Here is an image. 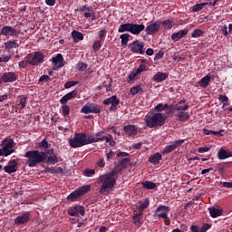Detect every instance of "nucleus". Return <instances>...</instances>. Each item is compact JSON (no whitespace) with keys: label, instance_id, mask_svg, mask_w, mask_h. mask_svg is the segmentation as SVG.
<instances>
[{"label":"nucleus","instance_id":"29","mask_svg":"<svg viewBox=\"0 0 232 232\" xmlns=\"http://www.w3.org/2000/svg\"><path fill=\"white\" fill-rule=\"evenodd\" d=\"M210 217L212 218H217V217H220L222 215V209L220 208H216L214 207L208 208Z\"/></svg>","mask_w":232,"mask_h":232},{"label":"nucleus","instance_id":"54","mask_svg":"<svg viewBox=\"0 0 232 232\" xmlns=\"http://www.w3.org/2000/svg\"><path fill=\"white\" fill-rule=\"evenodd\" d=\"M219 186H220V188H232V181H231V182H224V181H221V182H219Z\"/></svg>","mask_w":232,"mask_h":232},{"label":"nucleus","instance_id":"49","mask_svg":"<svg viewBox=\"0 0 232 232\" xmlns=\"http://www.w3.org/2000/svg\"><path fill=\"white\" fill-rule=\"evenodd\" d=\"M88 68V65L84 63H78L77 64V70L78 72H84Z\"/></svg>","mask_w":232,"mask_h":232},{"label":"nucleus","instance_id":"8","mask_svg":"<svg viewBox=\"0 0 232 232\" xmlns=\"http://www.w3.org/2000/svg\"><path fill=\"white\" fill-rule=\"evenodd\" d=\"M144 42H140L139 40H135L130 44V49L132 53H140V55H144L145 50H144Z\"/></svg>","mask_w":232,"mask_h":232},{"label":"nucleus","instance_id":"45","mask_svg":"<svg viewBox=\"0 0 232 232\" xmlns=\"http://www.w3.org/2000/svg\"><path fill=\"white\" fill-rule=\"evenodd\" d=\"M83 15L86 19H88V17H92V20L95 19V13L92 7H90V10H85Z\"/></svg>","mask_w":232,"mask_h":232},{"label":"nucleus","instance_id":"59","mask_svg":"<svg viewBox=\"0 0 232 232\" xmlns=\"http://www.w3.org/2000/svg\"><path fill=\"white\" fill-rule=\"evenodd\" d=\"M209 227H211V225L205 223L202 225V227L200 228V232H206V231H208V229H209Z\"/></svg>","mask_w":232,"mask_h":232},{"label":"nucleus","instance_id":"35","mask_svg":"<svg viewBox=\"0 0 232 232\" xmlns=\"http://www.w3.org/2000/svg\"><path fill=\"white\" fill-rule=\"evenodd\" d=\"M130 37V35L128 33L120 35V39L121 40V46H128Z\"/></svg>","mask_w":232,"mask_h":232},{"label":"nucleus","instance_id":"19","mask_svg":"<svg viewBox=\"0 0 232 232\" xmlns=\"http://www.w3.org/2000/svg\"><path fill=\"white\" fill-rule=\"evenodd\" d=\"M1 81H3V82H14V81H17V75H15L14 72H7L3 74Z\"/></svg>","mask_w":232,"mask_h":232},{"label":"nucleus","instance_id":"43","mask_svg":"<svg viewBox=\"0 0 232 232\" xmlns=\"http://www.w3.org/2000/svg\"><path fill=\"white\" fill-rule=\"evenodd\" d=\"M177 117L179 119V121H188V119H189V113L184 112V111H179L177 114Z\"/></svg>","mask_w":232,"mask_h":232},{"label":"nucleus","instance_id":"61","mask_svg":"<svg viewBox=\"0 0 232 232\" xmlns=\"http://www.w3.org/2000/svg\"><path fill=\"white\" fill-rule=\"evenodd\" d=\"M78 12H86V10L90 11V6L88 5H82L77 8Z\"/></svg>","mask_w":232,"mask_h":232},{"label":"nucleus","instance_id":"63","mask_svg":"<svg viewBox=\"0 0 232 232\" xmlns=\"http://www.w3.org/2000/svg\"><path fill=\"white\" fill-rule=\"evenodd\" d=\"M218 100L220 101V102L223 103V102H226V101H227L228 99H227V96L220 94L218 96Z\"/></svg>","mask_w":232,"mask_h":232},{"label":"nucleus","instance_id":"40","mask_svg":"<svg viewBox=\"0 0 232 232\" xmlns=\"http://www.w3.org/2000/svg\"><path fill=\"white\" fill-rule=\"evenodd\" d=\"M130 92L132 95H137V93H142V87H140V85H136L130 88Z\"/></svg>","mask_w":232,"mask_h":232},{"label":"nucleus","instance_id":"48","mask_svg":"<svg viewBox=\"0 0 232 232\" xmlns=\"http://www.w3.org/2000/svg\"><path fill=\"white\" fill-rule=\"evenodd\" d=\"M204 6H206V4H204V3L195 5L193 6L192 11L193 12H200V10H202V8H204Z\"/></svg>","mask_w":232,"mask_h":232},{"label":"nucleus","instance_id":"12","mask_svg":"<svg viewBox=\"0 0 232 232\" xmlns=\"http://www.w3.org/2000/svg\"><path fill=\"white\" fill-rule=\"evenodd\" d=\"M82 113H101V106L90 103L84 105L82 110Z\"/></svg>","mask_w":232,"mask_h":232},{"label":"nucleus","instance_id":"34","mask_svg":"<svg viewBox=\"0 0 232 232\" xmlns=\"http://www.w3.org/2000/svg\"><path fill=\"white\" fill-rule=\"evenodd\" d=\"M5 50H13V48H19V44L15 42V40L8 41L5 43Z\"/></svg>","mask_w":232,"mask_h":232},{"label":"nucleus","instance_id":"3","mask_svg":"<svg viewBox=\"0 0 232 232\" xmlns=\"http://www.w3.org/2000/svg\"><path fill=\"white\" fill-rule=\"evenodd\" d=\"M24 157L27 159V166H29V168H34V166L44 162V160L48 159L46 152L39 150H28L24 154Z\"/></svg>","mask_w":232,"mask_h":232},{"label":"nucleus","instance_id":"37","mask_svg":"<svg viewBox=\"0 0 232 232\" xmlns=\"http://www.w3.org/2000/svg\"><path fill=\"white\" fill-rule=\"evenodd\" d=\"M204 135H216L217 137H222V130L215 131L208 129H203Z\"/></svg>","mask_w":232,"mask_h":232},{"label":"nucleus","instance_id":"9","mask_svg":"<svg viewBox=\"0 0 232 232\" xmlns=\"http://www.w3.org/2000/svg\"><path fill=\"white\" fill-rule=\"evenodd\" d=\"M0 34L6 37V39H10V37H17V35H19V32L10 25H5L2 27Z\"/></svg>","mask_w":232,"mask_h":232},{"label":"nucleus","instance_id":"25","mask_svg":"<svg viewBox=\"0 0 232 232\" xmlns=\"http://www.w3.org/2000/svg\"><path fill=\"white\" fill-rule=\"evenodd\" d=\"M161 159H162V155L157 152L149 158V161L150 162V164H154L155 166H157V164L160 162Z\"/></svg>","mask_w":232,"mask_h":232},{"label":"nucleus","instance_id":"62","mask_svg":"<svg viewBox=\"0 0 232 232\" xmlns=\"http://www.w3.org/2000/svg\"><path fill=\"white\" fill-rule=\"evenodd\" d=\"M100 39H104L106 37V30L102 29L98 33Z\"/></svg>","mask_w":232,"mask_h":232},{"label":"nucleus","instance_id":"22","mask_svg":"<svg viewBox=\"0 0 232 232\" xmlns=\"http://www.w3.org/2000/svg\"><path fill=\"white\" fill-rule=\"evenodd\" d=\"M124 131L130 137H134V135L139 133V128H137L135 125H127L124 127Z\"/></svg>","mask_w":232,"mask_h":232},{"label":"nucleus","instance_id":"32","mask_svg":"<svg viewBox=\"0 0 232 232\" xmlns=\"http://www.w3.org/2000/svg\"><path fill=\"white\" fill-rule=\"evenodd\" d=\"M148 206H150V199L148 198L140 202L138 206L139 213H142V211H144L148 208Z\"/></svg>","mask_w":232,"mask_h":232},{"label":"nucleus","instance_id":"23","mask_svg":"<svg viewBox=\"0 0 232 232\" xmlns=\"http://www.w3.org/2000/svg\"><path fill=\"white\" fill-rule=\"evenodd\" d=\"M77 97V91H72L65 94L61 100V104H66L68 101H72V99H75Z\"/></svg>","mask_w":232,"mask_h":232},{"label":"nucleus","instance_id":"60","mask_svg":"<svg viewBox=\"0 0 232 232\" xmlns=\"http://www.w3.org/2000/svg\"><path fill=\"white\" fill-rule=\"evenodd\" d=\"M211 150L210 147H201L198 150V153H206Z\"/></svg>","mask_w":232,"mask_h":232},{"label":"nucleus","instance_id":"31","mask_svg":"<svg viewBox=\"0 0 232 232\" xmlns=\"http://www.w3.org/2000/svg\"><path fill=\"white\" fill-rule=\"evenodd\" d=\"M218 155L220 160H224V159H228V157H232V152L225 150H220Z\"/></svg>","mask_w":232,"mask_h":232},{"label":"nucleus","instance_id":"14","mask_svg":"<svg viewBox=\"0 0 232 232\" xmlns=\"http://www.w3.org/2000/svg\"><path fill=\"white\" fill-rule=\"evenodd\" d=\"M84 207L82 206H75L68 210V215H70V217H77L78 215L84 217Z\"/></svg>","mask_w":232,"mask_h":232},{"label":"nucleus","instance_id":"11","mask_svg":"<svg viewBox=\"0 0 232 232\" xmlns=\"http://www.w3.org/2000/svg\"><path fill=\"white\" fill-rule=\"evenodd\" d=\"M27 61L29 64L35 66V64H39V63H43L44 61V55L39 52H35L34 54L27 55Z\"/></svg>","mask_w":232,"mask_h":232},{"label":"nucleus","instance_id":"26","mask_svg":"<svg viewBox=\"0 0 232 232\" xmlns=\"http://www.w3.org/2000/svg\"><path fill=\"white\" fill-rule=\"evenodd\" d=\"M96 142H102V140H106L110 144V146H115V140H113V136L111 134H108L106 137L95 139Z\"/></svg>","mask_w":232,"mask_h":232},{"label":"nucleus","instance_id":"64","mask_svg":"<svg viewBox=\"0 0 232 232\" xmlns=\"http://www.w3.org/2000/svg\"><path fill=\"white\" fill-rule=\"evenodd\" d=\"M190 231H192V232H200V229L198 228V226L193 225L190 227Z\"/></svg>","mask_w":232,"mask_h":232},{"label":"nucleus","instance_id":"10","mask_svg":"<svg viewBox=\"0 0 232 232\" xmlns=\"http://www.w3.org/2000/svg\"><path fill=\"white\" fill-rule=\"evenodd\" d=\"M2 149L4 150L5 157L12 155L15 150L14 149V140L6 139L2 142Z\"/></svg>","mask_w":232,"mask_h":232},{"label":"nucleus","instance_id":"38","mask_svg":"<svg viewBox=\"0 0 232 232\" xmlns=\"http://www.w3.org/2000/svg\"><path fill=\"white\" fill-rule=\"evenodd\" d=\"M169 107V106L168 104L159 103L154 107V111L160 113V111H164V110H168Z\"/></svg>","mask_w":232,"mask_h":232},{"label":"nucleus","instance_id":"16","mask_svg":"<svg viewBox=\"0 0 232 232\" xmlns=\"http://www.w3.org/2000/svg\"><path fill=\"white\" fill-rule=\"evenodd\" d=\"M45 153L47 157V162L49 164H57V162H59V158H57V156L53 154V149L45 150ZM48 155L50 156L48 157Z\"/></svg>","mask_w":232,"mask_h":232},{"label":"nucleus","instance_id":"55","mask_svg":"<svg viewBox=\"0 0 232 232\" xmlns=\"http://www.w3.org/2000/svg\"><path fill=\"white\" fill-rule=\"evenodd\" d=\"M39 148H43L44 150H48V142L46 140H42L40 143H38Z\"/></svg>","mask_w":232,"mask_h":232},{"label":"nucleus","instance_id":"20","mask_svg":"<svg viewBox=\"0 0 232 232\" xmlns=\"http://www.w3.org/2000/svg\"><path fill=\"white\" fill-rule=\"evenodd\" d=\"M54 68H63L64 66V58H63V54L58 53L55 57L52 59Z\"/></svg>","mask_w":232,"mask_h":232},{"label":"nucleus","instance_id":"50","mask_svg":"<svg viewBox=\"0 0 232 232\" xmlns=\"http://www.w3.org/2000/svg\"><path fill=\"white\" fill-rule=\"evenodd\" d=\"M83 175L84 177H93V175H95V169H87L83 171Z\"/></svg>","mask_w":232,"mask_h":232},{"label":"nucleus","instance_id":"42","mask_svg":"<svg viewBox=\"0 0 232 232\" xmlns=\"http://www.w3.org/2000/svg\"><path fill=\"white\" fill-rule=\"evenodd\" d=\"M202 35H204V31H202L200 29H195L191 34V37H193L194 39L202 37Z\"/></svg>","mask_w":232,"mask_h":232},{"label":"nucleus","instance_id":"27","mask_svg":"<svg viewBox=\"0 0 232 232\" xmlns=\"http://www.w3.org/2000/svg\"><path fill=\"white\" fill-rule=\"evenodd\" d=\"M133 223L137 226V227H140V226H142V213L141 212L134 214Z\"/></svg>","mask_w":232,"mask_h":232},{"label":"nucleus","instance_id":"28","mask_svg":"<svg viewBox=\"0 0 232 232\" xmlns=\"http://www.w3.org/2000/svg\"><path fill=\"white\" fill-rule=\"evenodd\" d=\"M209 82H211V76L207 75L199 81L198 84L201 88H208Z\"/></svg>","mask_w":232,"mask_h":232},{"label":"nucleus","instance_id":"2","mask_svg":"<svg viewBox=\"0 0 232 232\" xmlns=\"http://www.w3.org/2000/svg\"><path fill=\"white\" fill-rule=\"evenodd\" d=\"M97 140L93 136H87L84 133L75 134L72 139H69L71 148H82L88 144H93Z\"/></svg>","mask_w":232,"mask_h":232},{"label":"nucleus","instance_id":"46","mask_svg":"<svg viewBox=\"0 0 232 232\" xmlns=\"http://www.w3.org/2000/svg\"><path fill=\"white\" fill-rule=\"evenodd\" d=\"M130 160L129 158H124L120 161L119 168L122 169L123 168H126L128 164H130Z\"/></svg>","mask_w":232,"mask_h":232},{"label":"nucleus","instance_id":"6","mask_svg":"<svg viewBox=\"0 0 232 232\" xmlns=\"http://www.w3.org/2000/svg\"><path fill=\"white\" fill-rule=\"evenodd\" d=\"M155 217H158V218H163L165 220L166 226H169V207L168 206H159L157 209L155 210Z\"/></svg>","mask_w":232,"mask_h":232},{"label":"nucleus","instance_id":"36","mask_svg":"<svg viewBox=\"0 0 232 232\" xmlns=\"http://www.w3.org/2000/svg\"><path fill=\"white\" fill-rule=\"evenodd\" d=\"M137 75L139 74L135 71H132L128 76L127 82L133 84L137 81Z\"/></svg>","mask_w":232,"mask_h":232},{"label":"nucleus","instance_id":"18","mask_svg":"<svg viewBox=\"0 0 232 232\" xmlns=\"http://www.w3.org/2000/svg\"><path fill=\"white\" fill-rule=\"evenodd\" d=\"M4 170L9 175H11V173H15V171H17V161H15V160L9 161L4 168Z\"/></svg>","mask_w":232,"mask_h":232},{"label":"nucleus","instance_id":"21","mask_svg":"<svg viewBox=\"0 0 232 232\" xmlns=\"http://www.w3.org/2000/svg\"><path fill=\"white\" fill-rule=\"evenodd\" d=\"M189 30H188L187 28L182 29L177 33L172 34L171 35V39L172 41H180V39H182L183 37H186V35H188Z\"/></svg>","mask_w":232,"mask_h":232},{"label":"nucleus","instance_id":"53","mask_svg":"<svg viewBox=\"0 0 232 232\" xmlns=\"http://www.w3.org/2000/svg\"><path fill=\"white\" fill-rule=\"evenodd\" d=\"M134 72L139 75V73H142V72H146V65L141 64L140 65V67L136 70H134Z\"/></svg>","mask_w":232,"mask_h":232},{"label":"nucleus","instance_id":"13","mask_svg":"<svg viewBox=\"0 0 232 232\" xmlns=\"http://www.w3.org/2000/svg\"><path fill=\"white\" fill-rule=\"evenodd\" d=\"M184 144V140H179L176 141L170 142L169 145L166 146L163 150V153H171V151H175L176 148H179Z\"/></svg>","mask_w":232,"mask_h":232},{"label":"nucleus","instance_id":"58","mask_svg":"<svg viewBox=\"0 0 232 232\" xmlns=\"http://www.w3.org/2000/svg\"><path fill=\"white\" fill-rule=\"evenodd\" d=\"M12 59L11 55H5V56H1L0 57V63H8Z\"/></svg>","mask_w":232,"mask_h":232},{"label":"nucleus","instance_id":"5","mask_svg":"<svg viewBox=\"0 0 232 232\" xmlns=\"http://www.w3.org/2000/svg\"><path fill=\"white\" fill-rule=\"evenodd\" d=\"M146 126L148 128H157L159 126H164L166 122V116L160 112H155L145 117Z\"/></svg>","mask_w":232,"mask_h":232},{"label":"nucleus","instance_id":"56","mask_svg":"<svg viewBox=\"0 0 232 232\" xmlns=\"http://www.w3.org/2000/svg\"><path fill=\"white\" fill-rule=\"evenodd\" d=\"M188 108H189L188 104L179 105L176 107V110H177V111H186V110H188Z\"/></svg>","mask_w":232,"mask_h":232},{"label":"nucleus","instance_id":"47","mask_svg":"<svg viewBox=\"0 0 232 232\" xmlns=\"http://www.w3.org/2000/svg\"><path fill=\"white\" fill-rule=\"evenodd\" d=\"M101 46H102L101 40L95 41L92 44V50H94V52H99V50H101Z\"/></svg>","mask_w":232,"mask_h":232},{"label":"nucleus","instance_id":"51","mask_svg":"<svg viewBox=\"0 0 232 232\" xmlns=\"http://www.w3.org/2000/svg\"><path fill=\"white\" fill-rule=\"evenodd\" d=\"M79 84V82H75V81H71V82H67L65 84H64V88L66 90H68V88H72V86H75Z\"/></svg>","mask_w":232,"mask_h":232},{"label":"nucleus","instance_id":"33","mask_svg":"<svg viewBox=\"0 0 232 232\" xmlns=\"http://www.w3.org/2000/svg\"><path fill=\"white\" fill-rule=\"evenodd\" d=\"M16 106H18L21 110L26 108V97L20 96L16 102Z\"/></svg>","mask_w":232,"mask_h":232},{"label":"nucleus","instance_id":"17","mask_svg":"<svg viewBox=\"0 0 232 232\" xmlns=\"http://www.w3.org/2000/svg\"><path fill=\"white\" fill-rule=\"evenodd\" d=\"M103 104L110 105V110H117V106H119V100L117 99V96H111L108 98L107 100L103 101Z\"/></svg>","mask_w":232,"mask_h":232},{"label":"nucleus","instance_id":"4","mask_svg":"<svg viewBox=\"0 0 232 232\" xmlns=\"http://www.w3.org/2000/svg\"><path fill=\"white\" fill-rule=\"evenodd\" d=\"M98 182L102 184L100 188V193H106L109 189H113L117 180L115 179V172L111 171L107 174H103L98 178Z\"/></svg>","mask_w":232,"mask_h":232},{"label":"nucleus","instance_id":"1","mask_svg":"<svg viewBox=\"0 0 232 232\" xmlns=\"http://www.w3.org/2000/svg\"><path fill=\"white\" fill-rule=\"evenodd\" d=\"M146 32L147 35H155L160 30V22H150L145 26L143 24L127 23L120 25L119 34L129 32L132 35H140L141 32Z\"/></svg>","mask_w":232,"mask_h":232},{"label":"nucleus","instance_id":"41","mask_svg":"<svg viewBox=\"0 0 232 232\" xmlns=\"http://www.w3.org/2000/svg\"><path fill=\"white\" fill-rule=\"evenodd\" d=\"M162 24L165 30H171L172 26H175V24L171 20H165L162 22Z\"/></svg>","mask_w":232,"mask_h":232},{"label":"nucleus","instance_id":"52","mask_svg":"<svg viewBox=\"0 0 232 232\" xmlns=\"http://www.w3.org/2000/svg\"><path fill=\"white\" fill-rule=\"evenodd\" d=\"M30 64V62H28V56H26V61H21L19 62L18 65L20 68H26Z\"/></svg>","mask_w":232,"mask_h":232},{"label":"nucleus","instance_id":"24","mask_svg":"<svg viewBox=\"0 0 232 232\" xmlns=\"http://www.w3.org/2000/svg\"><path fill=\"white\" fill-rule=\"evenodd\" d=\"M168 77H169L168 73L162 72H158L153 76V81H155V82H162L163 81H166Z\"/></svg>","mask_w":232,"mask_h":232},{"label":"nucleus","instance_id":"7","mask_svg":"<svg viewBox=\"0 0 232 232\" xmlns=\"http://www.w3.org/2000/svg\"><path fill=\"white\" fill-rule=\"evenodd\" d=\"M91 188H92V187H90V185L83 186L80 188H77L76 190L72 192L67 197V199L71 200V202H73V201L77 200V198H79V197H82V195H84V193H88V191H90Z\"/></svg>","mask_w":232,"mask_h":232},{"label":"nucleus","instance_id":"30","mask_svg":"<svg viewBox=\"0 0 232 232\" xmlns=\"http://www.w3.org/2000/svg\"><path fill=\"white\" fill-rule=\"evenodd\" d=\"M72 35L74 43H79V41H82V39H84V35L79 31H72Z\"/></svg>","mask_w":232,"mask_h":232},{"label":"nucleus","instance_id":"44","mask_svg":"<svg viewBox=\"0 0 232 232\" xmlns=\"http://www.w3.org/2000/svg\"><path fill=\"white\" fill-rule=\"evenodd\" d=\"M62 104V111L63 117H68L70 115V107L66 103H61Z\"/></svg>","mask_w":232,"mask_h":232},{"label":"nucleus","instance_id":"15","mask_svg":"<svg viewBox=\"0 0 232 232\" xmlns=\"http://www.w3.org/2000/svg\"><path fill=\"white\" fill-rule=\"evenodd\" d=\"M31 217L32 215L30 214V212H24L23 215L18 216L14 219V224H16V226H22V224H26L30 220Z\"/></svg>","mask_w":232,"mask_h":232},{"label":"nucleus","instance_id":"57","mask_svg":"<svg viewBox=\"0 0 232 232\" xmlns=\"http://www.w3.org/2000/svg\"><path fill=\"white\" fill-rule=\"evenodd\" d=\"M96 166L98 168H104V166H106V163L104 162V159L101 158L97 162H96Z\"/></svg>","mask_w":232,"mask_h":232},{"label":"nucleus","instance_id":"39","mask_svg":"<svg viewBox=\"0 0 232 232\" xmlns=\"http://www.w3.org/2000/svg\"><path fill=\"white\" fill-rule=\"evenodd\" d=\"M141 184L146 189H155V188H157V184L151 181H144Z\"/></svg>","mask_w":232,"mask_h":232}]
</instances>
